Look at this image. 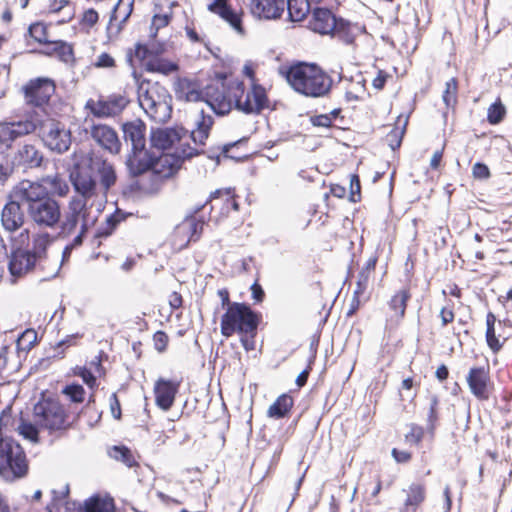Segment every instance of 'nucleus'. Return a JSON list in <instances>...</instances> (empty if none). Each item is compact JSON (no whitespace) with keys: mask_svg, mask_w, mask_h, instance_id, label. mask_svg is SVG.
<instances>
[{"mask_svg":"<svg viewBox=\"0 0 512 512\" xmlns=\"http://www.w3.org/2000/svg\"><path fill=\"white\" fill-rule=\"evenodd\" d=\"M36 261L29 251H16L10 257L9 271L14 277H21L35 266Z\"/></svg>","mask_w":512,"mask_h":512,"instance_id":"nucleus-29","label":"nucleus"},{"mask_svg":"<svg viewBox=\"0 0 512 512\" xmlns=\"http://www.w3.org/2000/svg\"><path fill=\"white\" fill-rule=\"evenodd\" d=\"M29 35L40 44H47L49 40L47 38V27L43 23L36 22L29 26Z\"/></svg>","mask_w":512,"mask_h":512,"instance_id":"nucleus-46","label":"nucleus"},{"mask_svg":"<svg viewBox=\"0 0 512 512\" xmlns=\"http://www.w3.org/2000/svg\"><path fill=\"white\" fill-rule=\"evenodd\" d=\"M343 20H337L335 15L327 8H315L309 20V28L319 34H330L338 27L342 28Z\"/></svg>","mask_w":512,"mask_h":512,"instance_id":"nucleus-19","label":"nucleus"},{"mask_svg":"<svg viewBox=\"0 0 512 512\" xmlns=\"http://www.w3.org/2000/svg\"><path fill=\"white\" fill-rule=\"evenodd\" d=\"M62 393L74 403H82L84 401L85 390L80 384L67 385Z\"/></svg>","mask_w":512,"mask_h":512,"instance_id":"nucleus-49","label":"nucleus"},{"mask_svg":"<svg viewBox=\"0 0 512 512\" xmlns=\"http://www.w3.org/2000/svg\"><path fill=\"white\" fill-rule=\"evenodd\" d=\"M405 500L399 511L417 512V509L426 499V487L422 483H412L408 488L403 489Z\"/></svg>","mask_w":512,"mask_h":512,"instance_id":"nucleus-27","label":"nucleus"},{"mask_svg":"<svg viewBox=\"0 0 512 512\" xmlns=\"http://www.w3.org/2000/svg\"><path fill=\"white\" fill-rule=\"evenodd\" d=\"M83 509L84 512H109L111 502L98 495H94L84 502Z\"/></svg>","mask_w":512,"mask_h":512,"instance_id":"nucleus-41","label":"nucleus"},{"mask_svg":"<svg viewBox=\"0 0 512 512\" xmlns=\"http://www.w3.org/2000/svg\"><path fill=\"white\" fill-rule=\"evenodd\" d=\"M74 374L81 377L84 383L91 389L97 386L96 377L88 367L77 366L74 368Z\"/></svg>","mask_w":512,"mask_h":512,"instance_id":"nucleus-52","label":"nucleus"},{"mask_svg":"<svg viewBox=\"0 0 512 512\" xmlns=\"http://www.w3.org/2000/svg\"><path fill=\"white\" fill-rule=\"evenodd\" d=\"M34 421L36 425L49 431L65 427L66 415L59 402L44 399L34 406Z\"/></svg>","mask_w":512,"mask_h":512,"instance_id":"nucleus-9","label":"nucleus"},{"mask_svg":"<svg viewBox=\"0 0 512 512\" xmlns=\"http://www.w3.org/2000/svg\"><path fill=\"white\" fill-rule=\"evenodd\" d=\"M439 398L437 395H431L429 398V411L427 415L428 428L432 431L438 420Z\"/></svg>","mask_w":512,"mask_h":512,"instance_id":"nucleus-51","label":"nucleus"},{"mask_svg":"<svg viewBox=\"0 0 512 512\" xmlns=\"http://www.w3.org/2000/svg\"><path fill=\"white\" fill-rule=\"evenodd\" d=\"M133 4L134 0H119L114 6L111 21L120 19V23H125L132 13Z\"/></svg>","mask_w":512,"mask_h":512,"instance_id":"nucleus-40","label":"nucleus"},{"mask_svg":"<svg viewBox=\"0 0 512 512\" xmlns=\"http://www.w3.org/2000/svg\"><path fill=\"white\" fill-rule=\"evenodd\" d=\"M365 80L362 78L355 84L354 91H346L345 99L347 102H356L360 99L359 93L365 91Z\"/></svg>","mask_w":512,"mask_h":512,"instance_id":"nucleus-56","label":"nucleus"},{"mask_svg":"<svg viewBox=\"0 0 512 512\" xmlns=\"http://www.w3.org/2000/svg\"><path fill=\"white\" fill-rule=\"evenodd\" d=\"M208 10L226 21L238 34H244L241 14L237 13L228 4V0H213Z\"/></svg>","mask_w":512,"mask_h":512,"instance_id":"nucleus-23","label":"nucleus"},{"mask_svg":"<svg viewBox=\"0 0 512 512\" xmlns=\"http://www.w3.org/2000/svg\"><path fill=\"white\" fill-rule=\"evenodd\" d=\"M84 200L70 199L63 217L60 219L58 236L68 238L77 232V229L88 231L97 220V215H92V205H86Z\"/></svg>","mask_w":512,"mask_h":512,"instance_id":"nucleus-7","label":"nucleus"},{"mask_svg":"<svg viewBox=\"0 0 512 512\" xmlns=\"http://www.w3.org/2000/svg\"><path fill=\"white\" fill-rule=\"evenodd\" d=\"M195 124L196 129L191 132V138L195 144L204 145L213 125V117L211 114H206L204 110H201L198 113Z\"/></svg>","mask_w":512,"mask_h":512,"instance_id":"nucleus-31","label":"nucleus"},{"mask_svg":"<svg viewBox=\"0 0 512 512\" xmlns=\"http://www.w3.org/2000/svg\"><path fill=\"white\" fill-rule=\"evenodd\" d=\"M155 153L143 146V148L131 149L126 157V167L131 177H138L148 171H152Z\"/></svg>","mask_w":512,"mask_h":512,"instance_id":"nucleus-15","label":"nucleus"},{"mask_svg":"<svg viewBox=\"0 0 512 512\" xmlns=\"http://www.w3.org/2000/svg\"><path fill=\"white\" fill-rule=\"evenodd\" d=\"M259 322V315L247 304L233 302L221 318V334L228 338L237 332L244 349L253 351Z\"/></svg>","mask_w":512,"mask_h":512,"instance_id":"nucleus-3","label":"nucleus"},{"mask_svg":"<svg viewBox=\"0 0 512 512\" xmlns=\"http://www.w3.org/2000/svg\"><path fill=\"white\" fill-rule=\"evenodd\" d=\"M424 435V430L422 427L417 425H412L410 431L406 434V440L409 443L418 444Z\"/></svg>","mask_w":512,"mask_h":512,"instance_id":"nucleus-59","label":"nucleus"},{"mask_svg":"<svg viewBox=\"0 0 512 512\" xmlns=\"http://www.w3.org/2000/svg\"><path fill=\"white\" fill-rule=\"evenodd\" d=\"M458 83L456 78H451L446 82V87L443 92V102L447 107H453L457 102Z\"/></svg>","mask_w":512,"mask_h":512,"instance_id":"nucleus-43","label":"nucleus"},{"mask_svg":"<svg viewBox=\"0 0 512 512\" xmlns=\"http://www.w3.org/2000/svg\"><path fill=\"white\" fill-rule=\"evenodd\" d=\"M11 408L7 407L0 415V438L9 437L6 433L14 429L15 420L11 414Z\"/></svg>","mask_w":512,"mask_h":512,"instance_id":"nucleus-45","label":"nucleus"},{"mask_svg":"<svg viewBox=\"0 0 512 512\" xmlns=\"http://www.w3.org/2000/svg\"><path fill=\"white\" fill-rule=\"evenodd\" d=\"M198 154L199 151L190 146L183 148L176 156L172 154H155L152 172L161 179L169 178L181 167V162L184 159H189Z\"/></svg>","mask_w":512,"mask_h":512,"instance_id":"nucleus-12","label":"nucleus"},{"mask_svg":"<svg viewBox=\"0 0 512 512\" xmlns=\"http://www.w3.org/2000/svg\"><path fill=\"white\" fill-rule=\"evenodd\" d=\"M28 462L25 452L12 437L0 438V475L13 481L26 475Z\"/></svg>","mask_w":512,"mask_h":512,"instance_id":"nucleus-8","label":"nucleus"},{"mask_svg":"<svg viewBox=\"0 0 512 512\" xmlns=\"http://www.w3.org/2000/svg\"><path fill=\"white\" fill-rule=\"evenodd\" d=\"M115 65V61L108 53H102L98 56L96 66L101 68H109Z\"/></svg>","mask_w":512,"mask_h":512,"instance_id":"nucleus-64","label":"nucleus"},{"mask_svg":"<svg viewBox=\"0 0 512 512\" xmlns=\"http://www.w3.org/2000/svg\"><path fill=\"white\" fill-rule=\"evenodd\" d=\"M37 425L24 421L22 418L20 419V424L15 428L19 431V434L22 435L25 439H28L32 442H38V429Z\"/></svg>","mask_w":512,"mask_h":512,"instance_id":"nucleus-47","label":"nucleus"},{"mask_svg":"<svg viewBox=\"0 0 512 512\" xmlns=\"http://www.w3.org/2000/svg\"><path fill=\"white\" fill-rule=\"evenodd\" d=\"M207 105L217 115L228 114L233 106L245 114H259L267 107L266 90L257 84L245 92L244 83L237 80L218 81L206 91Z\"/></svg>","mask_w":512,"mask_h":512,"instance_id":"nucleus-1","label":"nucleus"},{"mask_svg":"<svg viewBox=\"0 0 512 512\" xmlns=\"http://www.w3.org/2000/svg\"><path fill=\"white\" fill-rule=\"evenodd\" d=\"M505 113V106L500 101L495 102L488 109L487 120L490 124H498L503 120Z\"/></svg>","mask_w":512,"mask_h":512,"instance_id":"nucleus-48","label":"nucleus"},{"mask_svg":"<svg viewBox=\"0 0 512 512\" xmlns=\"http://www.w3.org/2000/svg\"><path fill=\"white\" fill-rule=\"evenodd\" d=\"M467 383L471 393L480 400H487L490 395L489 369L485 367H473L467 375Z\"/></svg>","mask_w":512,"mask_h":512,"instance_id":"nucleus-18","label":"nucleus"},{"mask_svg":"<svg viewBox=\"0 0 512 512\" xmlns=\"http://www.w3.org/2000/svg\"><path fill=\"white\" fill-rule=\"evenodd\" d=\"M16 123L30 124L32 128L26 135L37 131L38 137L44 147L53 153L63 154L67 152L71 146V131L66 128L65 124L56 119L47 118L42 120L36 116H30L16 121Z\"/></svg>","mask_w":512,"mask_h":512,"instance_id":"nucleus-6","label":"nucleus"},{"mask_svg":"<svg viewBox=\"0 0 512 512\" xmlns=\"http://www.w3.org/2000/svg\"><path fill=\"white\" fill-rule=\"evenodd\" d=\"M472 174L475 179L486 180L490 177V170L486 164L477 162L472 167Z\"/></svg>","mask_w":512,"mask_h":512,"instance_id":"nucleus-57","label":"nucleus"},{"mask_svg":"<svg viewBox=\"0 0 512 512\" xmlns=\"http://www.w3.org/2000/svg\"><path fill=\"white\" fill-rule=\"evenodd\" d=\"M122 132L124 141L131 145V149L146 146V125L143 121L136 119L123 123Z\"/></svg>","mask_w":512,"mask_h":512,"instance_id":"nucleus-24","label":"nucleus"},{"mask_svg":"<svg viewBox=\"0 0 512 512\" xmlns=\"http://www.w3.org/2000/svg\"><path fill=\"white\" fill-rule=\"evenodd\" d=\"M486 341L493 352H498L502 347V344L496 337L495 327H489L486 329Z\"/></svg>","mask_w":512,"mask_h":512,"instance_id":"nucleus-58","label":"nucleus"},{"mask_svg":"<svg viewBox=\"0 0 512 512\" xmlns=\"http://www.w3.org/2000/svg\"><path fill=\"white\" fill-rule=\"evenodd\" d=\"M170 20L171 14H155L151 23V36L156 37L158 30L167 26Z\"/></svg>","mask_w":512,"mask_h":512,"instance_id":"nucleus-53","label":"nucleus"},{"mask_svg":"<svg viewBox=\"0 0 512 512\" xmlns=\"http://www.w3.org/2000/svg\"><path fill=\"white\" fill-rule=\"evenodd\" d=\"M286 79L295 91L309 97L324 96L332 87V79L314 64L291 66Z\"/></svg>","mask_w":512,"mask_h":512,"instance_id":"nucleus-4","label":"nucleus"},{"mask_svg":"<svg viewBox=\"0 0 512 512\" xmlns=\"http://www.w3.org/2000/svg\"><path fill=\"white\" fill-rule=\"evenodd\" d=\"M158 53H160L158 49L152 50L148 48L146 45L137 44L135 46L134 55L131 52H129L127 54V59L129 62H132L133 57H135L140 61H145L146 63L148 60L152 58L153 55H157Z\"/></svg>","mask_w":512,"mask_h":512,"instance_id":"nucleus-44","label":"nucleus"},{"mask_svg":"<svg viewBox=\"0 0 512 512\" xmlns=\"http://www.w3.org/2000/svg\"><path fill=\"white\" fill-rule=\"evenodd\" d=\"M180 382L159 378L154 385L155 401L159 408L168 411L178 393Z\"/></svg>","mask_w":512,"mask_h":512,"instance_id":"nucleus-21","label":"nucleus"},{"mask_svg":"<svg viewBox=\"0 0 512 512\" xmlns=\"http://www.w3.org/2000/svg\"><path fill=\"white\" fill-rule=\"evenodd\" d=\"M46 45V49L42 51L43 54L54 56L66 64L72 63L74 61L73 48L69 43L58 40L49 41V43Z\"/></svg>","mask_w":512,"mask_h":512,"instance_id":"nucleus-32","label":"nucleus"},{"mask_svg":"<svg viewBox=\"0 0 512 512\" xmlns=\"http://www.w3.org/2000/svg\"><path fill=\"white\" fill-rule=\"evenodd\" d=\"M180 140V132L174 128H158L152 130L150 136L151 146L162 151L170 149L175 143L180 142Z\"/></svg>","mask_w":512,"mask_h":512,"instance_id":"nucleus-28","label":"nucleus"},{"mask_svg":"<svg viewBox=\"0 0 512 512\" xmlns=\"http://www.w3.org/2000/svg\"><path fill=\"white\" fill-rule=\"evenodd\" d=\"M411 294L408 289H401L397 291L389 300L388 308L390 314L387 317V322L390 324L398 325L405 316L407 302L410 300Z\"/></svg>","mask_w":512,"mask_h":512,"instance_id":"nucleus-26","label":"nucleus"},{"mask_svg":"<svg viewBox=\"0 0 512 512\" xmlns=\"http://www.w3.org/2000/svg\"><path fill=\"white\" fill-rule=\"evenodd\" d=\"M130 103L125 94L113 93L108 96H100L98 100L89 99L85 109L97 118H110L120 115Z\"/></svg>","mask_w":512,"mask_h":512,"instance_id":"nucleus-10","label":"nucleus"},{"mask_svg":"<svg viewBox=\"0 0 512 512\" xmlns=\"http://www.w3.org/2000/svg\"><path fill=\"white\" fill-rule=\"evenodd\" d=\"M119 222V219L116 215H110L106 219V228H101L98 231L99 236H108L112 233L113 229L116 227L117 223Z\"/></svg>","mask_w":512,"mask_h":512,"instance_id":"nucleus-61","label":"nucleus"},{"mask_svg":"<svg viewBox=\"0 0 512 512\" xmlns=\"http://www.w3.org/2000/svg\"><path fill=\"white\" fill-rule=\"evenodd\" d=\"M293 398L288 394L280 395L276 401L269 407L268 416L275 419L285 417L293 407Z\"/></svg>","mask_w":512,"mask_h":512,"instance_id":"nucleus-33","label":"nucleus"},{"mask_svg":"<svg viewBox=\"0 0 512 512\" xmlns=\"http://www.w3.org/2000/svg\"><path fill=\"white\" fill-rule=\"evenodd\" d=\"M91 137L99 146L111 154H118L121 150V141L117 132L106 124L93 125Z\"/></svg>","mask_w":512,"mask_h":512,"instance_id":"nucleus-20","label":"nucleus"},{"mask_svg":"<svg viewBox=\"0 0 512 512\" xmlns=\"http://www.w3.org/2000/svg\"><path fill=\"white\" fill-rule=\"evenodd\" d=\"M204 226V220L197 219L194 216L187 217L178 229L186 234H189L188 241H197L200 238Z\"/></svg>","mask_w":512,"mask_h":512,"instance_id":"nucleus-36","label":"nucleus"},{"mask_svg":"<svg viewBox=\"0 0 512 512\" xmlns=\"http://www.w3.org/2000/svg\"><path fill=\"white\" fill-rule=\"evenodd\" d=\"M91 167H76L70 175L77 195L71 199H81L86 205H92V198L97 195V181L92 175Z\"/></svg>","mask_w":512,"mask_h":512,"instance_id":"nucleus-11","label":"nucleus"},{"mask_svg":"<svg viewBox=\"0 0 512 512\" xmlns=\"http://www.w3.org/2000/svg\"><path fill=\"white\" fill-rule=\"evenodd\" d=\"M371 274L368 272L360 271L356 281V294H364L368 288Z\"/></svg>","mask_w":512,"mask_h":512,"instance_id":"nucleus-55","label":"nucleus"},{"mask_svg":"<svg viewBox=\"0 0 512 512\" xmlns=\"http://www.w3.org/2000/svg\"><path fill=\"white\" fill-rule=\"evenodd\" d=\"M32 127L30 124H19L16 121L1 122L0 123V147L9 149L12 147L13 142L17 139L26 136V133Z\"/></svg>","mask_w":512,"mask_h":512,"instance_id":"nucleus-25","label":"nucleus"},{"mask_svg":"<svg viewBox=\"0 0 512 512\" xmlns=\"http://www.w3.org/2000/svg\"><path fill=\"white\" fill-rule=\"evenodd\" d=\"M43 153L33 144L20 146L13 158V164L25 169H34L42 166Z\"/></svg>","mask_w":512,"mask_h":512,"instance_id":"nucleus-22","label":"nucleus"},{"mask_svg":"<svg viewBox=\"0 0 512 512\" xmlns=\"http://www.w3.org/2000/svg\"><path fill=\"white\" fill-rule=\"evenodd\" d=\"M43 181L49 184L53 189V192L60 197L66 196L69 192L68 184L57 174L53 176H46L43 178Z\"/></svg>","mask_w":512,"mask_h":512,"instance_id":"nucleus-42","label":"nucleus"},{"mask_svg":"<svg viewBox=\"0 0 512 512\" xmlns=\"http://www.w3.org/2000/svg\"><path fill=\"white\" fill-rule=\"evenodd\" d=\"M25 208L22 201L16 199L13 193L1 210V225L8 233L18 231L26 221Z\"/></svg>","mask_w":512,"mask_h":512,"instance_id":"nucleus-14","label":"nucleus"},{"mask_svg":"<svg viewBox=\"0 0 512 512\" xmlns=\"http://www.w3.org/2000/svg\"><path fill=\"white\" fill-rule=\"evenodd\" d=\"M209 86L202 90L198 80L187 77L178 78L174 83V92L178 100L186 102L205 101L207 103L206 91Z\"/></svg>","mask_w":512,"mask_h":512,"instance_id":"nucleus-16","label":"nucleus"},{"mask_svg":"<svg viewBox=\"0 0 512 512\" xmlns=\"http://www.w3.org/2000/svg\"><path fill=\"white\" fill-rule=\"evenodd\" d=\"M311 123L314 126L328 128L332 125L331 115L321 114L311 117Z\"/></svg>","mask_w":512,"mask_h":512,"instance_id":"nucleus-60","label":"nucleus"},{"mask_svg":"<svg viewBox=\"0 0 512 512\" xmlns=\"http://www.w3.org/2000/svg\"><path fill=\"white\" fill-rule=\"evenodd\" d=\"M108 454L111 458L122 462L129 468L136 464L131 450L125 446H113L109 449Z\"/></svg>","mask_w":512,"mask_h":512,"instance_id":"nucleus-39","label":"nucleus"},{"mask_svg":"<svg viewBox=\"0 0 512 512\" xmlns=\"http://www.w3.org/2000/svg\"><path fill=\"white\" fill-rule=\"evenodd\" d=\"M155 348L159 352H163L166 349L168 343V336L163 331H157L154 334Z\"/></svg>","mask_w":512,"mask_h":512,"instance_id":"nucleus-63","label":"nucleus"},{"mask_svg":"<svg viewBox=\"0 0 512 512\" xmlns=\"http://www.w3.org/2000/svg\"><path fill=\"white\" fill-rule=\"evenodd\" d=\"M133 76L138 84V101L141 108L155 122H167L172 113V97L168 90L159 82H139L135 71Z\"/></svg>","mask_w":512,"mask_h":512,"instance_id":"nucleus-5","label":"nucleus"},{"mask_svg":"<svg viewBox=\"0 0 512 512\" xmlns=\"http://www.w3.org/2000/svg\"><path fill=\"white\" fill-rule=\"evenodd\" d=\"M13 196L22 201L31 223L39 229L54 230L62 217L61 205L39 181H20L13 188Z\"/></svg>","mask_w":512,"mask_h":512,"instance_id":"nucleus-2","label":"nucleus"},{"mask_svg":"<svg viewBox=\"0 0 512 512\" xmlns=\"http://www.w3.org/2000/svg\"><path fill=\"white\" fill-rule=\"evenodd\" d=\"M144 66L149 72H158L164 75H168L178 69V66L175 63L156 57H152L144 63Z\"/></svg>","mask_w":512,"mask_h":512,"instance_id":"nucleus-37","label":"nucleus"},{"mask_svg":"<svg viewBox=\"0 0 512 512\" xmlns=\"http://www.w3.org/2000/svg\"><path fill=\"white\" fill-rule=\"evenodd\" d=\"M99 19V15L97 11L93 8L88 9L84 12L82 22L83 24L87 25L88 27L94 26Z\"/></svg>","mask_w":512,"mask_h":512,"instance_id":"nucleus-62","label":"nucleus"},{"mask_svg":"<svg viewBox=\"0 0 512 512\" xmlns=\"http://www.w3.org/2000/svg\"><path fill=\"white\" fill-rule=\"evenodd\" d=\"M92 170H96L103 190L108 191L117 180L114 166L106 160L95 159L91 164Z\"/></svg>","mask_w":512,"mask_h":512,"instance_id":"nucleus-30","label":"nucleus"},{"mask_svg":"<svg viewBox=\"0 0 512 512\" xmlns=\"http://www.w3.org/2000/svg\"><path fill=\"white\" fill-rule=\"evenodd\" d=\"M285 8L293 22L303 20L311 10L308 0H285Z\"/></svg>","mask_w":512,"mask_h":512,"instance_id":"nucleus-35","label":"nucleus"},{"mask_svg":"<svg viewBox=\"0 0 512 512\" xmlns=\"http://www.w3.org/2000/svg\"><path fill=\"white\" fill-rule=\"evenodd\" d=\"M249 11L259 20H276L285 11V0H249Z\"/></svg>","mask_w":512,"mask_h":512,"instance_id":"nucleus-17","label":"nucleus"},{"mask_svg":"<svg viewBox=\"0 0 512 512\" xmlns=\"http://www.w3.org/2000/svg\"><path fill=\"white\" fill-rule=\"evenodd\" d=\"M24 96L27 104L41 107L47 104L55 92V84L49 78H36L30 80L24 87Z\"/></svg>","mask_w":512,"mask_h":512,"instance_id":"nucleus-13","label":"nucleus"},{"mask_svg":"<svg viewBox=\"0 0 512 512\" xmlns=\"http://www.w3.org/2000/svg\"><path fill=\"white\" fill-rule=\"evenodd\" d=\"M219 198H223L224 199V201H225L224 202V205H225L224 209L226 210V212L229 211V207H231L234 211H238L239 210V204L235 200V196H234L233 190L231 188L218 189V190L212 192L211 195H210L209 200L205 203V205L208 202L217 200Z\"/></svg>","mask_w":512,"mask_h":512,"instance_id":"nucleus-38","label":"nucleus"},{"mask_svg":"<svg viewBox=\"0 0 512 512\" xmlns=\"http://www.w3.org/2000/svg\"><path fill=\"white\" fill-rule=\"evenodd\" d=\"M53 242V237L48 232H39L32 237V248L29 251L36 260H40L46 255L47 248Z\"/></svg>","mask_w":512,"mask_h":512,"instance_id":"nucleus-34","label":"nucleus"},{"mask_svg":"<svg viewBox=\"0 0 512 512\" xmlns=\"http://www.w3.org/2000/svg\"><path fill=\"white\" fill-rule=\"evenodd\" d=\"M361 198V184L359 176L352 174L350 176V201L358 202Z\"/></svg>","mask_w":512,"mask_h":512,"instance_id":"nucleus-54","label":"nucleus"},{"mask_svg":"<svg viewBox=\"0 0 512 512\" xmlns=\"http://www.w3.org/2000/svg\"><path fill=\"white\" fill-rule=\"evenodd\" d=\"M407 122H408V119L405 118L402 128H394L387 135V142L392 150H396L400 147Z\"/></svg>","mask_w":512,"mask_h":512,"instance_id":"nucleus-50","label":"nucleus"}]
</instances>
